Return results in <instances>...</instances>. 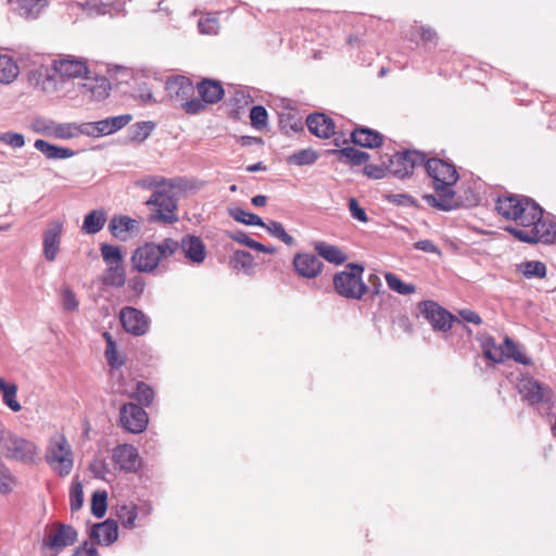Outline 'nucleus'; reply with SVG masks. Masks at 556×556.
I'll return each instance as SVG.
<instances>
[{
    "instance_id": "f257e3e1",
    "label": "nucleus",
    "mask_w": 556,
    "mask_h": 556,
    "mask_svg": "<svg viewBox=\"0 0 556 556\" xmlns=\"http://www.w3.org/2000/svg\"><path fill=\"white\" fill-rule=\"evenodd\" d=\"M175 247L172 238H166L160 243L147 242L138 247L130 257L132 269L144 274L153 273L163 258L174 256Z\"/></svg>"
},
{
    "instance_id": "f03ea898",
    "label": "nucleus",
    "mask_w": 556,
    "mask_h": 556,
    "mask_svg": "<svg viewBox=\"0 0 556 556\" xmlns=\"http://www.w3.org/2000/svg\"><path fill=\"white\" fill-rule=\"evenodd\" d=\"M495 207L502 217L514 220L519 228L525 223H532L540 215V205L536 202L515 194L498 197Z\"/></svg>"
},
{
    "instance_id": "7ed1b4c3",
    "label": "nucleus",
    "mask_w": 556,
    "mask_h": 556,
    "mask_svg": "<svg viewBox=\"0 0 556 556\" xmlns=\"http://www.w3.org/2000/svg\"><path fill=\"white\" fill-rule=\"evenodd\" d=\"M194 89L190 78L182 75H174L166 79L165 91L168 100L179 105L187 114H199L204 111V104L199 98H194Z\"/></svg>"
},
{
    "instance_id": "20e7f679",
    "label": "nucleus",
    "mask_w": 556,
    "mask_h": 556,
    "mask_svg": "<svg viewBox=\"0 0 556 556\" xmlns=\"http://www.w3.org/2000/svg\"><path fill=\"white\" fill-rule=\"evenodd\" d=\"M349 270H342L333 276L334 291L342 298L361 300L368 291L363 281L364 266L358 263H349L345 266Z\"/></svg>"
},
{
    "instance_id": "39448f33",
    "label": "nucleus",
    "mask_w": 556,
    "mask_h": 556,
    "mask_svg": "<svg viewBox=\"0 0 556 556\" xmlns=\"http://www.w3.org/2000/svg\"><path fill=\"white\" fill-rule=\"evenodd\" d=\"M506 231L516 239L527 243L542 242L551 244L556 242V225L548 219L543 218V210L540 206V215L532 223H525L521 228L506 227Z\"/></svg>"
},
{
    "instance_id": "423d86ee",
    "label": "nucleus",
    "mask_w": 556,
    "mask_h": 556,
    "mask_svg": "<svg viewBox=\"0 0 556 556\" xmlns=\"http://www.w3.org/2000/svg\"><path fill=\"white\" fill-rule=\"evenodd\" d=\"M422 167H425L426 173L432 179L433 187H438L441 190L454 191L453 186L459 179L454 164L438 157H426Z\"/></svg>"
},
{
    "instance_id": "0eeeda50",
    "label": "nucleus",
    "mask_w": 556,
    "mask_h": 556,
    "mask_svg": "<svg viewBox=\"0 0 556 556\" xmlns=\"http://www.w3.org/2000/svg\"><path fill=\"white\" fill-rule=\"evenodd\" d=\"M425 159L426 154L417 150L396 152L389 157V174L405 179L414 173L416 167L422 166Z\"/></svg>"
},
{
    "instance_id": "6e6552de",
    "label": "nucleus",
    "mask_w": 556,
    "mask_h": 556,
    "mask_svg": "<svg viewBox=\"0 0 556 556\" xmlns=\"http://www.w3.org/2000/svg\"><path fill=\"white\" fill-rule=\"evenodd\" d=\"M147 205L154 206V213L150 215V222H161L163 224H174L178 220L175 211L177 210L176 198L167 191H154Z\"/></svg>"
},
{
    "instance_id": "1a4fd4ad",
    "label": "nucleus",
    "mask_w": 556,
    "mask_h": 556,
    "mask_svg": "<svg viewBox=\"0 0 556 556\" xmlns=\"http://www.w3.org/2000/svg\"><path fill=\"white\" fill-rule=\"evenodd\" d=\"M418 309L434 331L446 332L456 320L454 315L432 300L421 301Z\"/></svg>"
},
{
    "instance_id": "9d476101",
    "label": "nucleus",
    "mask_w": 556,
    "mask_h": 556,
    "mask_svg": "<svg viewBox=\"0 0 556 556\" xmlns=\"http://www.w3.org/2000/svg\"><path fill=\"white\" fill-rule=\"evenodd\" d=\"M176 244L174 255L181 252L184 257L192 264L200 265L206 257V248L200 237L194 235H186L180 241L174 239Z\"/></svg>"
},
{
    "instance_id": "9b49d317",
    "label": "nucleus",
    "mask_w": 556,
    "mask_h": 556,
    "mask_svg": "<svg viewBox=\"0 0 556 556\" xmlns=\"http://www.w3.org/2000/svg\"><path fill=\"white\" fill-rule=\"evenodd\" d=\"M149 422L147 412L135 403H126L121 407V424L131 433H140L146 430Z\"/></svg>"
},
{
    "instance_id": "f8f14e48",
    "label": "nucleus",
    "mask_w": 556,
    "mask_h": 556,
    "mask_svg": "<svg viewBox=\"0 0 556 556\" xmlns=\"http://www.w3.org/2000/svg\"><path fill=\"white\" fill-rule=\"evenodd\" d=\"M119 320L125 331L132 336L139 337L149 330V318L136 307H123L119 312Z\"/></svg>"
},
{
    "instance_id": "ddd939ff",
    "label": "nucleus",
    "mask_w": 556,
    "mask_h": 556,
    "mask_svg": "<svg viewBox=\"0 0 556 556\" xmlns=\"http://www.w3.org/2000/svg\"><path fill=\"white\" fill-rule=\"evenodd\" d=\"M520 393L531 405L553 403V391L533 378L526 379L520 384Z\"/></svg>"
},
{
    "instance_id": "4468645a",
    "label": "nucleus",
    "mask_w": 556,
    "mask_h": 556,
    "mask_svg": "<svg viewBox=\"0 0 556 556\" xmlns=\"http://www.w3.org/2000/svg\"><path fill=\"white\" fill-rule=\"evenodd\" d=\"M77 530L70 525L56 523L55 531L43 539V545L59 553L73 545L77 540Z\"/></svg>"
},
{
    "instance_id": "2eb2a0df",
    "label": "nucleus",
    "mask_w": 556,
    "mask_h": 556,
    "mask_svg": "<svg viewBox=\"0 0 556 556\" xmlns=\"http://www.w3.org/2000/svg\"><path fill=\"white\" fill-rule=\"evenodd\" d=\"M35 88L45 93H54L60 90L61 85L64 83L53 66L40 67L36 70L30 77Z\"/></svg>"
},
{
    "instance_id": "dca6fc26",
    "label": "nucleus",
    "mask_w": 556,
    "mask_h": 556,
    "mask_svg": "<svg viewBox=\"0 0 556 556\" xmlns=\"http://www.w3.org/2000/svg\"><path fill=\"white\" fill-rule=\"evenodd\" d=\"M108 229L119 241H127L140 231L139 222L127 215H114Z\"/></svg>"
},
{
    "instance_id": "f3484780",
    "label": "nucleus",
    "mask_w": 556,
    "mask_h": 556,
    "mask_svg": "<svg viewBox=\"0 0 556 556\" xmlns=\"http://www.w3.org/2000/svg\"><path fill=\"white\" fill-rule=\"evenodd\" d=\"M292 263L298 275L307 279L316 278L324 267L319 257L309 253H296Z\"/></svg>"
},
{
    "instance_id": "a211bd4d",
    "label": "nucleus",
    "mask_w": 556,
    "mask_h": 556,
    "mask_svg": "<svg viewBox=\"0 0 556 556\" xmlns=\"http://www.w3.org/2000/svg\"><path fill=\"white\" fill-rule=\"evenodd\" d=\"M89 538L94 544L111 545L118 538L117 521L109 518L102 522L94 523L89 531Z\"/></svg>"
},
{
    "instance_id": "6ab92c4d",
    "label": "nucleus",
    "mask_w": 556,
    "mask_h": 556,
    "mask_svg": "<svg viewBox=\"0 0 556 556\" xmlns=\"http://www.w3.org/2000/svg\"><path fill=\"white\" fill-rule=\"evenodd\" d=\"M63 223L53 220L43 232V254L48 262H53L60 250Z\"/></svg>"
},
{
    "instance_id": "aec40b11",
    "label": "nucleus",
    "mask_w": 556,
    "mask_h": 556,
    "mask_svg": "<svg viewBox=\"0 0 556 556\" xmlns=\"http://www.w3.org/2000/svg\"><path fill=\"white\" fill-rule=\"evenodd\" d=\"M52 66L64 81L75 77H86L89 74L87 65L77 59L64 58L54 60Z\"/></svg>"
},
{
    "instance_id": "412c9836",
    "label": "nucleus",
    "mask_w": 556,
    "mask_h": 556,
    "mask_svg": "<svg viewBox=\"0 0 556 556\" xmlns=\"http://www.w3.org/2000/svg\"><path fill=\"white\" fill-rule=\"evenodd\" d=\"M197 90L200 96V102L204 104V110L207 104H215L219 102L224 94V88L219 80L204 78L197 85Z\"/></svg>"
},
{
    "instance_id": "4be33fe9",
    "label": "nucleus",
    "mask_w": 556,
    "mask_h": 556,
    "mask_svg": "<svg viewBox=\"0 0 556 556\" xmlns=\"http://www.w3.org/2000/svg\"><path fill=\"white\" fill-rule=\"evenodd\" d=\"M308 130L318 138L328 139L334 135V122L324 113H313L306 117Z\"/></svg>"
},
{
    "instance_id": "5701e85b",
    "label": "nucleus",
    "mask_w": 556,
    "mask_h": 556,
    "mask_svg": "<svg viewBox=\"0 0 556 556\" xmlns=\"http://www.w3.org/2000/svg\"><path fill=\"white\" fill-rule=\"evenodd\" d=\"M433 189L437 195L428 193L422 197L428 205L444 212L455 210L459 206V202L455 200V191L441 190L438 187H433Z\"/></svg>"
},
{
    "instance_id": "b1692460",
    "label": "nucleus",
    "mask_w": 556,
    "mask_h": 556,
    "mask_svg": "<svg viewBox=\"0 0 556 556\" xmlns=\"http://www.w3.org/2000/svg\"><path fill=\"white\" fill-rule=\"evenodd\" d=\"M0 445L7 452H33L34 444L23 438H20L9 431L2 422H0Z\"/></svg>"
},
{
    "instance_id": "393cba45",
    "label": "nucleus",
    "mask_w": 556,
    "mask_h": 556,
    "mask_svg": "<svg viewBox=\"0 0 556 556\" xmlns=\"http://www.w3.org/2000/svg\"><path fill=\"white\" fill-rule=\"evenodd\" d=\"M351 141L355 146L374 149L382 144L383 138L377 130L359 126L351 132Z\"/></svg>"
},
{
    "instance_id": "a878e982",
    "label": "nucleus",
    "mask_w": 556,
    "mask_h": 556,
    "mask_svg": "<svg viewBox=\"0 0 556 556\" xmlns=\"http://www.w3.org/2000/svg\"><path fill=\"white\" fill-rule=\"evenodd\" d=\"M14 10L25 18H36L47 7V0H10Z\"/></svg>"
},
{
    "instance_id": "bb28decb",
    "label": "nucleus",
    "mask_w": 556,
    "mask_h": 556,
    "mask_svg": "<svg viewBox=\"0 0 556 556\" xmlns=\"http://www.w3.org/2000/svg\"><path fill=\"white\" fill-rule=\"evenodd\" d=\"M34 147L50 160L68 159L75 154V151L70 148L54 146L43 139H37Z\"/></svg>"
},
{
    "instance_id": "cd10ccee",
    "label": "nucleus",
    "mask_w": 556,
    "mask_h": 556,
    "mask_svg": "<svg viewBox=\"0 0 556 556\" xmlns=\"http://www.w3.org/2000/svg\"><path fill=\"white\" fill-rule=\"evenodd\" d=\"M86 83L83 87L90 93V97L96 101H101L109 96L111 83L106 77H97L91 79L86 75Z\"/></svg>"
},
{
    "instance_id": "c85d7f7f",
    "label": "nucleus",
    "mask_w": 556,
    "mask_h": 556,
    "mask_svg": "<svg viewBox=\"0 0 556 556\" xmlns=\"http://www.w3.org/2000/svg\"><path fill=\"white\" fill-rule=\"evenodd\" d=\"M315 251L320 257L336 265H341L348 260L346 254L340 248L325 241L316 242Z\"/></svg>"
},
{
    "instance_id": "c756f323",
    "label": "nucleus",
    "mask_w": 556,
    "mask_h": 556,
    "mask_svg": "<svg viewBox=\"0 0 556 556\" xmlns=\"http://www.w3.org/2000/svg\"><path fill=\"white\" fill-rule=\"evenodd\" d=\"M331 153L337 155L339 161L351 166L365 164L369 160V154L367 152L352 147L332 150Z\"/></svg>"
},
{
    "instance_id": "7c9ffc66",
    "label": "nucleus",
    "mask_w": 556,
    "mask_h": 556,
    "mask_svg": "<svg viewBox=\"0 0 556 556\" xmlns=\"http://www.w3.org/2000/svg\"><path fill=\"white\" fill-rule=\"evenodd\" d=\"M73 454H45V460L60 476H67L73 468Z\"/></svg>"
},
{
    "instance_id": "2f4dec72",
    "label": "nucleus",
    "mask_w": 556,
    "mask_h": 556,
    "mask_svg": "<svg viewBox=\"0 0 556 556\" xmlns=\"http://www.w3.org/2000/svg\"><path fill=\"white\" fill-rule=\"evenodd\" d=\"M101 282L106 287L122 288L126 282V270L124 266H108L101 276Z\"/></svg>"
},
{
    "instance_id": "473e14b6",
    "label": "nucleus",
    "mask_w": 556,
    "mask_h": 556,
    "mask_svg": "<svg viewBox=\"0 0 556 556\" xmlns=\"http://www.w3.org/2000/svg\"><path fill=\"white\" fill-rule=\"evenodd\" d=\"M106 214L103 210H93L85 216L81 231L88 235L98 233L104 227Z\"/></svg>"
},
{
    "instance_id": "72a5a7b5",
    "label": "nucleus",
    "mask_w": 556,
    "mask_h": 556,
    "mask_svg": "<svg viewBox=\"0 0 556 556\" xmlns=\"http://www.w3.org/2000/svg\"><path fill=\"white\" fill-rule=\"evenodd\" d=\"M112 462L126 472H137L143 465L140 454H112Z\"/></svg>"
},
{
    "instance_id": "f704fd0d",
    "label": "nucleus",
    "mask_w": 556,
    "mask_h": 556,
    "mask_svg": "<svg viewBox=\"0 0 556 556\" xmlns=\"http://www.w3.org/2000/svg\"><path fill=\"white\" fill-rule=\"evenodd\" d=\"M18 66L15 61L5 54H0V84H10L18 75Z\"/></svg>"
},
{
    "instance_id": "c9c22d12",
    "label": "nucleus",
    "mask_w": 556,
    "mask_h": 556,
    "mask_svg": "<svg viewBox=\"0 0 556 556\" xmlns=\"http://www.w3.org/2000/svg\"><path fill=\"white\" fill-rule=\"evenodd\" d=\"M504 358H511L522 365H531L532 359L519 349V345L509 337L504 339Z\"/></svg>"
},
{
    "instance_id": "e433bc0d",
    "label": "nucleus",
    "mask_w": 556,
    "mask_h": 556,
    "mask_svg": "<svg viewBox=\"0 0 556 556\" xmlns=\"http://www.w3.org/2000/svg\"><path fill=\"white\" fill-rule=\"evenodd\" d=\"M0 390L2 392L3 403L13 412H20L22 406L16 400V384L8 383L4 378H0Z\"/></svg>"
},
{
    "instance_id": "4c0bfd02",
    "label": "nucleus",
    "mask_w": 556,
    "mask_h": 556,
    "mask_svg": "<svg viewBox=\"0 0 556 556\" xmlns=\"http://www.w3.org/2000/svg\"><path fill=\"white\" fill-rule=\"evenodd\" d=\"M481 348L486 359L494 363H502L504 361V349L503 346H497L493 337L481 339Z\"/></svg>"
},
{
    "instance_id": "58836bf2",
    "label": "nucleus",
    "mask_w": 556,
    "mask_h": 556,
    "mask_svg": "<svg viewBox=\"0 0 556 556\" xmlns=\"http://www.w3.org/2000/svg\"><path fill=\"white\" fill-rule=\"evenodd\" d=\"M261 227L265 228L271 237L279 239L286 245L292 247L295 244L294 238L285 230L281 223L276 220H268L264 222V225Z\"/></svg>"
},
{
    "instance_id": "ea45409f",
    "label": "nucleus",
    "mask_w": 556,
    "mask_h": 556,
    "mask_svg": "<svg viewBox=\"0 0 556 556\" xmlns=\"http://www.w3.org/2000/svg\"><path fill=\"white\" fill-rule=\"evenodd\" d=\"M116 517L126 529H132L138 517V507L135 504L122 505L116 508Z\"/></svg>"
},
{
    "instance_id": "a19ab883",
    "label": "nucleus",
    "mask_w": 556,
    "mask_h": 556,
    "mask_svg": "<svg viewBox=\"0 0 556 556\" xmlns=\"http://www.w3.org/2000/svg\"><path fill=\"white\" fill-rule=\"evenodd\" d=\"M229 216H231L236 222H239L249 226H262L264 225V220L256 214L248 212L241 207H231L228 210Z\"/></svg>"
},
{
    "instance_id": "79ce46f5",
    "label": "nucleus",
    "mask_w": 556,
    "mask_h": 556,
    "mask_svg": "<svg viewBox=\"0 0 556 556\" xmlns=\"http://www.w3.org/2000/svg\"><path fill=\"white\" fill-rule=\"evenodd\" d=\"M101 256L108 266L123 265V253L119 247L102 243L100 247Z\"/></svg>"
},
{
    "instance_id": "37998d69",
    "label": "nucleus",
    "mask_w": 556,
    "mask_h": 556,
    "mask_svg": "<svg viewBox=\"0 0 556 556\" xmlns=\"http://www.w3.org/2000/svg\"><path fill=\"white\" fill-rule=\"evenodd\" d=\"M318 156V153L311 148L302 149L289 155L287 162L298 166L312 165L317 161Z\"/></svg>"
},
{
    "instance_id": "c03bdc74",
    "label": "nucleus",
    "mask_w": 556,
    "mask_h": 556,
    "mask_svg": "<svg viewBox=\"0 0 556 556\" xmlns=\"http://www.w3.org/2000/svg\"><path fill=\"white\" fill-rule=\"evenodd\" d=\"M108 510V493L104 490L93 492L91 496V514L101 519L105 516Z\"/></svg>"
},
{
    "instance_id": "a18cd8bd",
    "label": "nucleus",
    "mask_w": 556,
    "mask_h": 556,
    "mask_svg": "<svg viewBox=\"0 0 556 556\" xmlns=\"http://www.w3.org/2000/svg\"><path fill=\"white\" fill-rule=\"evenodd\" d=\"M519 270L526 278H543L546 275V266L540 261H526L519 265Z\"/></svg>"
},
{
    "instance_id": "49530a36",
    "label": "nucleus",
    "mask_w": 556,
    "mask_h": 556,
    "mask_svg": "<svg viewBox=\"0 0 556 556\" xmlns=\"http://www.w3.org/2000/svg\"><path fill=\"white\" fill-rule=\"evenodd\" d=\"M103 337L106 341L105 358L112 368H119L125 364L124 358H119L117 354L116 343L109 332H104Z\"/></svg>"
},
{
    "instance_id": "de8ad7c7",
    "label": "nucleus",
    "mask_w": 556,
    "mask_h": 556,
    "mask_svg": "<svg viewBox=\"0 0 556 556\" xmlns=\"http://www.w3.org/2000/svg\"><path fill=\"white\" fill-rule=\"evenodd\" d=\"M154 390L142 381L137 382L136 390L131 394V397L135 399L141 405V407L150 406L154 400Z\"/></svg>"
},
{
    "instance_id": "09e8293b",
    "label": "nucleus",
    "mask_w": 556,
    "mask_h": 556,
    "mask_svg": "<svg viewBox=\"0 0 556 556\" xmlns=\"http://www.w3.org/2000/svg\"><path fill=\"white\" fill-rule=\"evenodd\" d=\"M155 124L151 121L147 122H138L134 124L130 128V138L134 141L142 142L144 141L152 130L154 129Z\"/></svg>"
},
{
    "instance_id": "8fccbe9b",
    "label": "nucleus",
    "mask_w": 556,
    "mask_h": 556,
    "mask_svg": "<svg viewBox=\"0 0 556 556\" xmlns=\"http://www.w3.org/2000/svg\"><path fill=\"white\" fill-rule=\"evenodd\" d=\"M386 281L388 287L397 292L399 294L407 295L413 292H415L416 288L412 283H405L403 282L395 274L393 273H387L386 274Z\"/></svg>"
},
{
    "instance_id": "3c124183",
    "label": "nucleus",
    "mask_w": 556,
    "mask_h": 556,
    "mask_svg": "<svg viewBox=\"0 0 556 556\" xmlns=\"http://www.w3.org/2000/svg\"><path fill=\"white\" fill-rule=\"evenodd\" d=\"M279 124L281 129H283L287 134L289 131L299 132L304 128L302 118L290 112L280 116Z\"/></svg>"
},
{
    "instance_id": "603ef678",
    "label": "nucleus",
    "mask_w": 556,
    "mask_h": 556,
    "mask_svg": "<svg viewBox=\"0 0 556 556\" xmlns=\"http://www.w3.org/2000/svg\"><path fill=\"white\" fill-rule=\"evenodd\" d=\"M84 505L83 484L74 480L70 490V506L72 511H78Z\"/></svg>"
},
{
    "instance_id": "864d4df0",
    "label": "nucleus",
    "mask_w": 556,
    "mask_h": 556,
    "mask_svg": "<svg viewBox=\"0 0 556 556\" xmlns=\"http://www.w3.org/2000/svg\"><path fill=\"white\" fill-rule=\"evenodd\" d=\"M77 124L76 123H54L52 137L58 139H72L77 137Z\"/></svg>"
},
{
    "instance_id": "5fc2aeb1",
    "label": "nucleus",
    "mask_w": 556,
    "mask_h": 556,
    "mask_svg": "<svg viewBox=\"0 0 556 556\" xmlns=\"http://www.w3.org/2000/svg\"><path fill=\"white\" fill-rule=\"evenodd\" d=\"M267 111L262 105H254L250 111L251 125L255 129H263L267 125Z\"/></svg>"
},
{
    "instance_id": "6e6d98bb",
    "label": "nucleus",
    "mask_w": 556,
    "mask_h": 556,
    "mask_svg": "<svg viewBox=\"0 0 556 556\" xmlns=\"http://www.w3.org/2000/svg\"><path fill=\"white\" fill-rule=\"evenodd\" d=\"M414 34L418 35L424 43L437 45L439 36L434 28L428 25H416L413 28Z\"/></svg>"
},
{
    "instance_id": "4d7b16f0",
    "label": "nucleus",
    "mask_w": 556,
    "mask_h": 556,
    "mask_svg": "<svg viewBox=\"0 0 556 556\" xmlns=\"http://www.w3.org/2000/svg\"><path fill=\"white\" fill-rule=\"evenodd\" d=\"M47 452H71V446L67 443L65 435L61 432H55L50 438Z\"/></svg>"
},
{
    "instance_id": "13d9d810",
    "label": "nucleus",
    "mask_w": 556,
    "mask_h": 556,
    "mask_svg": "<svg viewBox=\"0 0 556 556\" xmlns=\"http://www.w3.org/2000/svg\"><path fill=\"white\" fill-rule=\"evenodd\" d=\"M386 199L388 202L399 206H419L417 200L408 193H391L387 194Z\"/></svg>"
},
{
    "instance_id": "bf43d9fd",
    "label": "nucleus",
    "mask_w": 556,
    "mask_h": 556,
    "mask_svg": "<svg viewBox=\"0 0 556 556\" xmlns=\"http://www.w3.org/2000/svg\"><path fill=\"white\" fill-rule=\"evenodd\" d=\"M0 142L13 149H20L25 146V137L20 132L7 131L0 135Z\"/></svg>"
},
{
    "instance_id": "052dcab7",
    "label": "nucleus",
    "mask_w": 556,
    "mask_h": 556,
    "mask_svg": "<svg viewBox=\"0 0 556 556\" xmlns=\"http://www.w3.org/2000/svg\"><path fill=\"white\" fill-rule=\"evenodd\" d=\"M54 123V121L39 117L33 121L31 128L37 134L52 137Z\"/></svg>"
},
{
    "instance_id": "680f3d73",
    "label": "nucleus",
    "mask_w": 556,
    "mask_h": 556,
    "mask_svg": "<svg viewBox=\"0 0 556 556\" xmlns=\"http://www.w3.org/2000/svg\"><path fill=\"white\" fill-rule=\"evenodd\" d=\"M13 482L14 478L10 470L0 463V493L4 495L11 493Z\"/></svg>"
},
{
    "instance_id": "e2e57ef3",
    "label": "nucleus",
    "mask_w": 556,
    "mask_h": 556,
    "mask_svg": "<svg viewBox=\"0 0 556 556\" xmlns=\"http://www.w3.org/2000/svg\"><path fill=\"white\" fill-rule=\"evenodd\" d=\"M364 174L369 178L380 179L389 174L388 164L376 165V164H366L364 167Z\"/></svg>"
},
{
    "instance_id": "0e129e2a",
    "label": "nucleus",
    "mask_w": 556,
    "mask_h": 556,
    "mask_svg": "<svg viewBox=\"0 0 556 556\" xmlns=\"http://www.w3.org/2000/svg\"><path fill=\"white\" fill-rule=\"evenodd\" d=\"M165 184V178L159 176H146L136 181V186L148 190L164 186Z\"/></svg>"
},
{
    "instance_id": "69168bd1",
    "label": "nucleus",
    "mask_w": 556,
    "mask_h": 556,
    "mask_svg": "<svg viewBox=\"0 0 556 556\" xmlns=\"http://www.w3.org/2000/svg\"><path fill=\"white\" fill-rule=\"evenodd\" d=\"M233 262L236 263L237 267L248 269L253 266V256L247 251L238 250L233 254Z\"/></svg>"
},
{
    "instance_id": "338daca9",
    "label": "nucleus",
    "mask_w": 556,
    "mask_h": 556,
    "mask_svg": "<svg viewBox=\"0 0 556 556\" xmlns=\"http://www.w3.org/2000/svg\"><path fill=\"white\" fill-rule=\"evenodd\" d=\"M349 210L351 216L362 223L368 222V216L364 208H362L355 198H350L349 200Z\"/></svg>"
},
{
    "instance_id": "774afa93",
    "label": "nucleus",
    "mask_w": 556,
    "mask_h": 556,
    "mask_svg": "<svg viewBox=\"0 0 556 556\" xmlns=\"http://www.w3.org/2000/svg\"><path fill=\"white\" fill-rule=\"evenodd\" d=\"M72 556H98V549L89 541H84L75 548Z\"/></svg>"
}]
</instances>
